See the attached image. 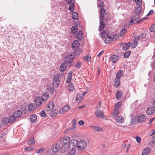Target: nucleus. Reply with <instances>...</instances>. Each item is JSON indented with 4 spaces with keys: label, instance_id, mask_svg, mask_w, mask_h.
Instances as JSON below:
<instances>
[{
    "label": "nucleus",
    "instance_id": "obj_55",
    "mask_svg": "<svg viewBox=\"0 0 155 155\" xmlns=\"http://www.w3.org/2000/svg\"><path fill=\"white\" fill-rule=\"evenodd\" d=\"M82 64V63L79 61L77 62L75 64V66L78 68H79Z\"/></svg>",
    "mask_w": 155,
    "mask_h": 155
},
{
    "label": "nucleus",
    "instance_id": "obj_47",
    "mask_svg": "<svg viewBox=\"0 0 155 155\" xmlns=\"http://www.w3.org/2000/svg\"><path fill=\"white\" fill-rule=\"evenodd\" d=\"M16 118L14 115L11 116L8 119L9 123H11L14 121L15 120Z\"/></svg>",
    "mask_w": 155,
    "mask_h": 155
},
{
    "label": "nucleus",
    "instance_id": "obj_49",
    "mask_svg": "<svg viewBox=\"0 0 155 155\" xmlns=\"http://www.w3.org/2000/svg\"><path fill=\"white\" fill-rule=\"evenodd\" d=\"M71 33L74 34L77 32L78 31V28L76 27H72L71 28Z\"/></svg>",
    "mask_w": 155,
    "mask_h": 155
},
{
    "label": "nucleus",
    "instance_id": "obj_12",
    "mask_svg": "<svg viewBox=\"0 0 155 155\" xmlns=\"http://www.w3.org/2000/svg\"><path fill=\"white\" fill-rule=\"evenodd\" d=\"M72 73L73 71H68V73L66 79V82L68 84L69 83L71 80L72 78Z\"/></svg>",
    "mask_w": 155,
    "mask_h": 155
},
{
    "label": "nucleus",
    "instance_id": "obj_33",
    "mask_svg": "<svg viewBox=\"0 0 155 155\" xmlns=\"http://www.w3.org/2000/svg\"><path fill=\"white\" fill-rule=\"evenodd\" d=\"M115 82L114 84V86L116 87H118L120 84V79L116 78L115 80Z\"/></svg>",
    "mask_w": 155,
    "mask_h": 155
},
{
    "label": "nucleus",
    "instance_id": "obj_42",
    "mask_svg": "<svg viewBox=\"0 0 155 155\" xmlns=\"http://www.w3.org/2000/svg\"><path fill=\"white\" fill-rule=\"evenodd\" d=\"M112 41H114L117 40L119 38V36L117 34H114L110 36Z\"/></svg>",
    "mask_w": 155,
    "mask_h": 155
},
{
    "label": "nucleus",
    "instance_id": "obj_46",
    "mask_svg": "<svg viewBox=\"0 0 155 155\" xmlns=\"http://www.w3.org/2000/svg\"><path fill=\"white\" fill-rule=\"evenodd\" d=\"M122 105V102H119L117 103L114 106L115 109H118L120 108Z\"/></svg>",
    "mask_w": 155,
    "mask_h": 155
},
{
    "label": "nucleus",
    "instance_id": "obj_44",
    "mask_svg": "<svg viewBox=\"0 0 155 155\" xmlns=\"http://www.w3.org/2000/svg\"><path fill=\"white\" fill-rule=\"evenodd\" d=\"M142 10L140 7H138L135 10V13L137 14L140 15L142 12Z\"/></svg>",
    "mask_w": 155,
    "mask_h": 155
},
{
    "label": "nucleus",
    "instance_id": "obj_16",
    "mask_svg": "<svg viewBox=\"0 0 155 155\" xmlns=\"http://www.w3.org/2000/svg\"><path fill=\"white\" fill-rule=\"evenodd\" d=\"M72 127H69L68 128V130H74L76 129V120L75 119H74L72 120Z\"/></svg>",
    "mask_w": 155,
    "mask_h": 155
},
{
    "label": "nucleus",
    "instance_id": "obj_5",
    "mask_svg": "<svg viewBox=\"0 0 155 155\" xmlns=\"http://www.w3.org/2000/svg\"><path fill=\"white\" fill-rule=\"evenodd\" d=\"M144 35L143 34H141L139 36H136L134 37L133 43L138 45V41L140 39H142L144 38Z\"/></svg>",
    "mask_w": 155,
    "mask_h": 155
},
{
    "label": "nucleus",
    "instance_id": "obj_20",
    "mask_svg": "<svg viewBox=\"0 0 155 155\" xmlns=\"http://www.w3.org/2000/svg\"><path fill=\"white\" fill-rule=\"evenodd\" d=\"M138 123H139V122L137 116H136L132 119L130 121V124L131 125L136 124Z\"/></svg>",
    "mask_w": 155,
    "mask_h": 155
},
{
    "label": "nucleus",
    "instance_id": "obj_40",
    "mask_svg": "<svg viewBox=\"0 0 155 155\" xmlns=\"http://www.w3.org/2000/svg\"><path fill=\"white\" fill-rule=\"evenodd\" d=\"M139 17L137 15H135L134 16L133 18L134 19V23L136 22L137 23H139L140 21L141 20L138 21V20L139 19Z\"/></svg>",
    "mask_w": 155,
    "mask_h": 155
},
{
    "label": "nucleus",
    "instance_id": "obj_17",
    "mask_svg": "<svg viewBox=\"0 0 155 155\" xmlns=\"http://www.w3.org/2000/svg\"><path fill=\"white\" fill-rule=\"evenodd\" d=\"M67 63L65 62L63 63L61 65L60 67V70L61 71H65L67 67Z\"/></svg>",
    "mask_w": 155,
    "mask_h": 155
},
{
    "label": "nucleus",
    "instance_id": "obj_2",
    "mask_svg": "<svg viewBox=\"0 0 155 155\" xmlns=\"http://www.w3.org/2000/svg\"><path fill=\"white\" fill-rule=\"evenodd\" d=\"M87 145V143L85 140H82L78 141L77 146L79 150H81L84 149Z\"/></svg>",
    "mask_w": 155,
    "mask_h": 155
},
{
    "label": "nucleus",
    "instance_id": "obj_52",
    "mask_svg": "<svg viewBox=\"0 0 155 155\" xmlns=\"http://www.w3.org/2000/svg\"><path fill=\"white\" fill-rule=\"evenodd\" d=\"M131 53V52L130 51H127L126 52L124 55V57L125 58H127L130 55Z\"/></svg>",
    "mask_w": 155,
    "mask_h": 155
},
{
    "label": "nucleus",
    "instance_id": "obj_4",
    "mask_svg": "<svg viewBox=\"0 0 155 155\" xmlns=\"http://www.w3.org/2000/svg\"><path fill=\"white\" fill-rule=\"evenodd\" d=\"M94 115L98 118H103L104 116V112L99 110H97L94 112Z\"/></svg>",
    "mask_w": 155,
    "mask_h": 155
},
{
    "label": "nucleus",
    "instance_id": "obj_11",
    "mask_svg": "<svg viewBox=\"0 0 155 155\" xmlns=\"http://www.w3.org/2000/svg\"><path fill=\"white\" fill-rule=\"evenodd\" d=\"M79 45V42L78 40H75L73 41L72 44V48L73 50H76L78 48Z\"/></svg>",
    "mask_w": 155,
    "mask_h": 155
},
{
    "label": "nucleus",
    "instance_id": "obj_35",
    "mask_svg": "<svg viewBox=\"0 0 155 155\" xmlns=\"http://www.w3.org/2000/svg\"><path fill=\"white\" fill-rule=\"evenodd\" d=\"M28 144L30 146H32L35 144V140L34 137L31 138L28 141Z\"/></svg>",
    "mask_w": 155,
    "mask_h": 155
},
{
    "label": "nucleus",
    "instance_id": "obj_1",
    "mask_svg": "<svg viewBox=\"0 0 155 155\" xmlns=\"http://www.w3.org/2000/svg\"><path fill=\"white\" fill-rule=\"evenodd\" d=\"M77 143L78 140L76 139L72 140L70 142L68 147L72 152V154H71V155H74L75 153V148L77 146Z\"/></svg>",
    "mask_w": 155,
    "mask_h": 155
},
{
    "label": "nucleus",
    "instance_id": "obj_45",
    "mask_svg": "<svg viewBox=\"0 0 155 155\" xmlns=\"http://www.w3.org/2000/svg\"><path fill=\"white\" fill-rule=\"evenodd\" d=\"M112 41L110 36L107 37L104 41L105 42L106 44H108Z\"/></svg>",
    "mask_w": 155,
    "mask_h": 155
},
{
    "label": "nucleus",
    "instance_id": "obj_7",
    "mask_svg": "<svg viewBox=\"0 0 155 155\" xmlns=\"http://www.w3.org/2000/svg\"><path fill=\"white\" fill-rule=\"evenodd\" d=\"M54 107V104L53 102H50L47 105L46 107V110L47 111H50L52 110Z\"/></svg>",
    "mask_w": 155,
    "mask_h": 155
},
{
    "label": "nucleus",
    "instance_id": "obj_62",
    "mask_svg": "<svg viewBox=\"0 0 155 155\" xmlns=\"http://www.w3.org/2000/svg\"><path fill=\"white\" fill-rule=\"evenodd\" d=\"M137 141L138 143H139L141 141V138L140 137H136Z\"/></svg>",
    "mask_w": 155,
    "mask_h": 155
},
{
    "label": "nucleus",
    "instance_id": "obj_37",
    "mask_svg": "<svg viewBox=\"0 0 155 155\" xmlns=\"http://www.w3.org/2000/svg\"><path fill=\"white\" fill-rule=\"evenodd\" d=\"M35 104H31L28 105V110L29 111H32L35 109Z\"/></svg>",
    "mask_w": 155,
    "mask_h": 155
},
{
    "label": "nucleus",
    "instance_id": "obj_36",
    "mask_svg": "<svg viewBox=\"0 0 155 155\" xmlns=\"http://www.w3.org/2000/svg\"><path fill=\"white\" fill-rule=\"evenodd\" d=\"M58 112V111L56 110H53L50 113V117H55L57 115Z\"/></svg>",
    "mask_w": 155,
    "mask_h": 155
},
{
    "label": "nucleus",
    "instance_id": "obj_25",
    "mask_svg": "<svg viewBox=\"0 0 155 155\" xmlns=\"http://www.w3.org/2000/svg\"><path fill=\"white\" fill-rule=\"evenodd\" d=\"M92 130L94 132H96L97 131H101V132L103 131V129L101 127L98 126H93L92 127Z\"/></svg>",
    "mask_w": 155,
    "mask_h": 155
},
{
    "label": "nucleus",
    "instance_id": "obj_15",
    "mask_svg": "<svg viewBox=\"0 0 155 155\" xmlns=\"http://www.w3.org/2000/svg\"><path fill=\"white\" fill-rule=\"evenodd\" d=\"M155 108L154 107H151L148 108L147 110V113L148 115H151L155 111Z\"/></svg>",
    "mask_w": 155,
    "mask_h": 155
},
{
    "label": "nucleus",
    "instance_id": "obj_53",
    "mask_svg": "<svg viewBox=\"0 0 155 155\" xmlns=\"http://www.w3.org/2000/svg\"><path fill=\"white\" fill-rule=\"evenodd\" d=\"M45 149V148L44 147H42L39 149L36 150V152L37 153H40L43 151Z\"/></svg>",
    "mask_w": 155,
    "mask_h": 155
},
{
    "label": "nucleus",
    "instance_id": "obj_21",
    "mask_svg": "<svg viewBox=\"0 0 155 155\" xmlns=\"http://www.w3.org/2000/svg\"><path fill=\"white\" fill-rule=\"evenodd\" d=\"M22 111L20 110H18L14 113L13 115L16 118H18L20 117L22 115Z\"/></svg>",
    "mask_w": 155,
    "mask_h": 155
},
{
    "label": "nucleus",
    "instance_id": "obj_22",
    "mask_svg": "<svg viewBox=\"0 0 155 155\" xmlns=\"http://www.w3.org/2000/svg\"><path fill=\"white\" fill-rule=\"evenodd\" d=\"M119 58L115 54L111 57V61L113 63L116 62Z\"/></svg>",
    "mask_w": 155,
    "mask_h": 155
},
{
    "label": "nucleus",
    "instance_id": "obj_41",
    "mask_svg": "<svg viewBox=\"0 0 155 155\" xmlns=\"http://www.w3.org/2000/svg\"><path fill=\"white\" fill-rule=\"evenodd\" d=\"M72 18L74 20L78 19V13L76 12H74L72 13Z\"/></svg>",
    "mask_w": 155,
    "mask_h": 155
},
{
    "label": "nucleus",
    "instance_id": "obj_29",
    "mask_svg": "<svg viewBox=\"0 0 155 155\" xmlns=\"http://www.w3.org/2000/svg\"><path fill=\"white\" fill-rule=\"evenodd\" d=\"M30 120L31 122H35L37 120V116L35 114L31 115L30 117Z\"/></svg>",
    "mask_w": 155,
    "mask_h": 155
},
{
    "label": "nucleus",
    "instance_id": "obj_48",
    "mask_svg": "<svg viewBox=\"0 0 155 155\" xmlns=\"http://www.w3.org/2000/svg\"><path fill=\"white\" fill-rule=\"evenodd\" d=\"M127 30L126 28H124L122 29L120 32V37L123 36L126 33Z\"/></svg>",
    "mask_w": 155,
    "mask_h": 155
},
{
    "label": "nucleus",
    "instance_id": "obj_9",
    "mask_svg": "<svg viewBox=\"0 0 155 155\" xmlns=\"http://www.w3.org/2000/svg\"><path fill=\"white\" fill-rule=\"evenodd\" d=\"M115 120L117 124H121L124 122V118L121 116H119L116 117Z\"/></svg>",
    "mask_w": 155,
    "mask_h": 155
},
{
    "label": "nucleus",
    "instance_id": "obj_13",
    "mask_svg": "<svg viewBox=\"0 0 155 155\" xmlns=\"http://www.w3.org/2000/svg\"><path fill=\"white\" fill-rule=\"evenodd\" d=\"M61 148L59 144L58 143L54 145L53 146L52 151L53 152L56 153L58 151V150L60 149Z\"/></svg>",
    "mask_w": 155,
    "mask_h": 155
},
{
    "label": "nucleus",
    "instance_id": "obj_26",
    "mask_svg": "<svg viewBox=\"0 0 155 155\" xmlns=\"http://www.w3.org/2000/svg\"><path fill=\"white\" fill-rule=\"evenodd\" d=\"M49 94L48 92H46L44 93L42 96V99L43 101H46L48 98Z\"/></svg>",
    "mask_w": 155,
    "mask_h": 155
},
{
    "label": "nucleus",
    "instance_id": "obj_28",
    "mask_svg": "<svg viewBox=\"0 0 155 155\" xmlns=\"http://www.w3.org/2000/svg\"><path fill=\"white\" fill-rule=\"evenodd\" d=\"M150 150V148L148 147L145 148L142 151V155H147L149 153Z\"/></svg>",
    "mask_w": 155,
    "mask_h": 155
},
{
    "label": "nucleus",
    "instance_id": "obj_14",
    "mask_svg": "<svg viewBox=\"0 0 155 155\" xmlns=\"http://www.w3.org/2000/svg\"><path fill=\"white\" fill-rule=\"evenodd\" d=\"M103 19L100 18V25L99 28V30L100 31H102L105 27V23L103 22Z\"/></svg>",
    "mask_w": 155,
    "mask_h": 155
},
{
    "label": "nucleus",
    "instance_id": "obj_23",
    "mask_svg": "<svg viewBox=\"0 0 155 155\" xmlns=\"http://www.w3.org/2000/svg\"><path fill=\"white\" fill-rule=\"evenodd\" d=\"M83 32L81 30L79 31L77 35V38L79 40H81L83 38Z\"/></svg>",
    "mask_w": 155,
    "mask_h": 155
},
{
    "label": "nucleus",
    "instance_id": "obj_57",
    "mask_svg": "<svg viewBox=\"0 0 155 155\" xmlns=\"http://www.w3.org/2000/svg\"><path fill=\"white\" fill-rule=\"evenodd\" d=\"M135 2L137 5L139 6H141L142 4V0H135Z\"/></svg>",
    "mask_w": 155,
    "mask_h": 155
},
{
    "label": "nucleus",
    "instance_id": "obj_38",
    "mask_svg": "<svg viewBox=\"0 0 155 155\" xmlns=\"http://www.w3.org/2000/svg\"><path fill=\"white\" fill-rule=\"evenodd\" d=\"M123 75V71H119L117 74L116 75V78L120 79Z\"/></svg>",
    "mask_w": 155,
    "mask_h": 155
},
{
    "label": "nucleus",
    "instance_id": "obj_39",
    "mask_svg": "<svg viewBox=\"0 0 155 155\" xmlns=\"http://www.w3.org/2000/svg\"><path fill=\"white\" fill-rule=\"evenodd\" d=\"M119 111L118 109L114 108V110L113 112L111 114V115L113 117H116L119 114Z\"/></svg>",
    "mask_w": 155,
    "mask_h": 155
},
{
    "label": "nucleus",
    "instance_id": "obj_8",
    "mask_svg": "<svg viewBox=\"0 0 155 155\" xmlns=\"http://www.w3.org/2000/svg\"><path fill=\"white\" fill-rule=\"evenodd\" d=\"M74 58V56L73 54H69L65 58V62L67 63L71 62Z\"/></svg>",
    "mask_w": 155,
    "mask_h": 155
},
{
    "label": "nucleus",
    "instance_id": "obj_50",
    "mask_svg": "<svg viewBox=\"0 0 155 155\" xmlns=\"http://www.w3.org/2000/svg\"><path fill=\"white\" fill-rule=\"evenodd\" d=\"M82 52V49H79L74 52V54L75 55H78L81 53Z\"/></svg>",
    "mask_w": 155,
    "mask_h": 155
},
{
    "label": "nucleus",
    "instance_id": "obj_3",
    "mask_svg": "<svg viewBox=\"0 0 155 155\" xmlns=\"http://www.w3.org/2000/svg\"><path fill=\"white\" fill-rule=\"evenodd\" d=\"M86 93L87 92H84L83 93V94L78 93L76 97V101L78 103H80L83 101L84 98V96Z\"/></svg>",
    "mask_w": 155,
    "mask_h": 155
},
{
    "label": "nucleus",
    "instance_id": "obj_19",
    "mask_svg": "<svg viewBox=\"0 0 155 155\" xmlns=\"http://www.w3.org/2000/svg\"><path fill=\"white\" fill-rule=\"evenodd\" d=\"M60 83V81L59 78H55L53 81L52 84L55 87H57L59 83Z\"/></svg>",
    "mask_w": 155,
    "mask_h": 155
},
{
    "label": "nucleus",
    "instance_id": "obj_56",
    "mask_svg": "<svg viewBox=\"0 0 155 155\" xmlns=\"http://www.w3.org/2000/svg\"><path fill=\"white\" fill-rule=\"evenodd\" d=\"M107 35V32L104 31H102L101 34V36L102 38H104Z\"/></svg>",
    "mask_w": 155,
    "mask_h": 155
},
{
    "label": "nucleus",
    "instance_id": "obj_30",
    "mask_svg": "<svg viewBox=\"0 0 155 155\" xmlns=\"http://www.w3.org/2000/svg\"><path fill=\"white\" fill-rule=\"evenodd\" d=\"M68 88L70 91H73L74 89V86L72 83H70L68 85Z\"/></svg>",
    "mask_w": 155,
    "mask_h": 155
},
{
    "label": "nucleus",
    "instance_id": "obj_27",
    "mask_svg": "<svg viewBox=\"0 0 155 155\" xmlns=\"http://www.w3.org/2000/svg\"><path fill=\"white\" fill-rule=\"evenodd\" d=\"M35 104L37 105H39L42 103V101L41 98L39 97H36L35 100Z\"/></svg>",
    "mask_w": 155,
    "mask_h": 155
},
{
    "label": "nucleus",
    "instance_id": "obj_60",
    "mask_svg": "<svg viewBox=\"0 0 155 155\" xmlns=\"http://www.w3.org/2000/svg\"><path fill=\"white\" fill-rule=\"evenodd\" d=\"M25 150L28 151H31L33 150V148L32 147H28L25 148Z\"/></svg>",
    "mask_w": 155,
    "mask_h": 155
},
{
    "label": "nucleus",
    "instance_id": "obj_63",
    "mask_svg": "<svg viewBox=\"0 0 155 155\" xmlns=\"http://www.w3.org/2000/svg\"><path fill=\"white\" fill-rule=\"evenodd\" d=\"M101 105V101L99 102L98 105L96 107V109H98L100 108Z\"/></svg>",
    "mask_w": 155,
    "mask_h": 155
},
{
    "label": "nucleus",
    "instance_id": "obj_54",
    "mask_svg": "<svg viewBox=\"0 0 155 155\" xmlns=\"http://www.w3.org/2000/svg\"><path fill=\"white\" fill-rule=\"evenodd\" d=\"M150 30L152 32H155V24L153 25L150 28Z\"/></svg>",
    "mask_w": 155,
    "mask_h": 155
},
{
    "label": "nucleus",
    "instance_id": "obj_43",
    "mask_svg": "<svg viewBox=\"0 0 155 155\" xmlns=\"http://www.w3.org/2000/svg\"><path fill=\"white\" fill-rule=\"evenodd\" d=\"M75 5L73 3H71L69 6V10L72 12L74 10Z\"/></svg>",
    "mask_w": 155,
    "mask_h": 155
},
{
    "label": "nucleus",
    "instance_id": "obj_51",
    "mask_svg": "<svg viewBox=\"0 0 155 155\" xmlns=\"http://www.w3.org/2000/svg\"><path fill=\"white\" fill-rule=\"evenodd\" d=\"M40 116L43 117H46V114L45 112V110H42L40 113Z\"/></svg>",
    "mask_w": 155,
    "mask_h": 155
},
{
    "label": "nucleus",
    "instance_id": "obj_32",
    "mask_svg": "<svg viewBox=\"0 0 155 155\" xmlns=\"http://www.w3.org/2000/svg\"><path fill=\"white\" fill-rule=\"evenodd\" d=\"M106 10L105 8H102L101 9L100 11V14L101 18H102L104 19V13L106 12Z\"/></svg>",
    "mask_w": 155,
    "mask_h": 155
},
{
    "label": "nucleus",
    "instance_id": "obj_58",
    "mask_svg": "<svg viewBox=\"0 0 155 155\" xmlns=\"http://www.w3.org/2000/svg\"><path fill=\"white\" fill-rule=\"evenodd\" d=\"M84 58L87 59V61H90L91 58V56L90 55H87L84 57Z\"/></svg>",
    "mask_w": 155,
    "mask_h": 155
},
{
    "label": "nucleus",
    "instance_id": "obj_61",
    "mask_svg": "<svg viewBox=\"0 0 155 155\" xmlns=\"http://www.w3.org/2000/svg\"><path fill=\"white\" fill-rule=\"evenodd\" d=\"M78 124L80 126L83 125L84 124V122L83 120H80L78 122Z\"/></svg>",
    "mask_w": 155,
    "mask_h": 155
},
{
    "label": "nucleus",
    "instance_id": "obj_31",
    "mask_svg": "<svg viewBox=\"0 0 155 155\" xmlns=\"http://www.w3.org/2000/svg\"><path fill=\"white\" fill-rule=\"evenodd\" d=\"M2 122L3 125H7L9 123L8 119L7 117L4 118L2 120Z\"/></svg>",
    "mask_w": 155,
    "mask_h": 155
},
{
    "label": "nucleus",
    "instance_id": "obj_64",
    "mask_svg": "<svg viewBox=\"0 0 155 155\" xmlns=\"http://www.w3.org/2000/svg\"><path fill=\"white\" fill-rule=\"evenodd\" d=\"M104 3L103 2H101L99 5V6L101 7H104Z\"/></svg>",
    "mask_w": 155,
    "mask_h": 155
},
{
    "label": "nucleus",
    "instance_id": "obj_10",
    "mask_svg": "<svg viewBox=\"0 0 155 155\" xmlns=\"http://www.w3.org/2000/svg\"><path fill=\"white\" fill-rule=\"evenodd\" d=\"M70 140V139L69 137H64L61 139L60 142L62 144H65L68 143Z\"/></svg>",
    "mask_w": 155,
    "mask_h": 155
},
{
    "label": "nucleus",
    "instance_id": "obj_34",
    "mask_svg": "<svg viewBox=\"0 0 155 155\" xmlns=\"http://www.w3.org/2000/svg\"><path fill=\"white\" fill-rule=\"evenodd\" d=\"M130 42H129L124 45L123 46V50L125 51L127 50L130 47Z\"/></svg>",
    "mask_w": 155,
    "mask_h": 155
},
{
    "label": "nucleus",
    "instance_id": "obj_24",
    "mask_svg": "<svg viewBox=\"0 0 155 155\" xmlns=\"http://www.w3.org/2000/svg\"><path fill=\"white\" fill-rule=\"evenodd\" d=\"M122 96V92L120 90L117 92L116 94V97L117 100H120L121 99Z\"/></svg>",
    "mask_w": 155,
    "mask_h": 155
},
{
    "label": "nucleus",
    "instance_id": "obj_18",
    "mask_svg": "<svg viewBox=\"0 0 155 155\" xmlns=\"http://www.w3.org/2000/svg\"><path fill=\"white\" fill-rule=\"evenodd\" d=\"M70 108L69 105H66L63 107L60 110V112L61 114H63L64 112L68 110Z\"/></svg>",
    "mask_w": 155,
    "mask_h": 155
},
{
    "label": "nucleus",
    "instance_id": "obj_59",
    "mask_svg": "<svg viewBox=\"0 0 155 155\" xmlns=\"http://www.w3.org/2000/svg\"><path fill=\"white\" fill-rule=\"evenodd\" d=\"M130 46L133 48H135L137 45L136 44H135L133 42L132 43L130 42Z\"/></svg>",
    "mask_w": 155,
    "mask_h": 155
},
{
    "label": "nucleus",
    "instance_id": "obj_6",
    "mask_svg": "<svg viewBox=\"0 0 155 155\" xmlns=\"http://www.w3.org/2000/svg\"><path fill=\"white\" fill-rule=\"evenodd\" d=\"M137 117L139 122L142 123L144 122L147 119L146 116L143 114H141L140 115L138 116Z\"/></svg>",
    "mask_w": 155,
    "mask_h": 155
}]
</instances>
